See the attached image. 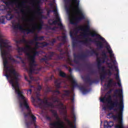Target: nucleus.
<instances>
[{"label": "nucleus", "mask_w": 128, "mask_h": 128, "mask_svg": "<svg viewBox=\"0 0 128 128\" xmlns=\"http://www.w3.org/2000/svg\"><path fill=\"white\" fill-rule=\"evenodd\" d=\"M4 71L6 72L5 76H6L7 80H9V82L14 88L15 92L18 94V98L21 100H23L22 102H20V106L24 108L27 110V114L24 113V118H28L30 116V122L26 121L25 122L26 126L27 128H30L32 124H34L35 128H38V126L36 124V117L32 114V110L30 108V105L28 102V99L24 96V92L20 90V85L18 84V74L16 71V69L14 68H4Z\"/></svg>", "instance_id": "f257e3e1"}, {"label": "nucleus", "mask_w": 128, "mask_h": 128, "mask_svg": "<svg viewBox=\"0 0 128 128\" xmlns=\"http://www.w3.org/2000/svg\"><path fill=\"white\" fill-rule=\"evenodd\" d=\"M90 22H88L86 26H78L74 28V32L78 34L80 30H84L85 32L83 34L81 35L83 36L84 38H85L84 40H80V42L82 44H85V46H90V42H94L96 44L97 48H99V50L104 48V44H108L104 38H102L100 35L97 34L96 32L94 30L90 31Z\"/></svg>", "instance_id": "f03ea898"}, {"label": "nucleus", "mask_w": 128, "mask_h": 128, "mask_svg": "<svg viewBox=\"0 0 128 128\" xmlns=\"http://www.w3.org/2000/svg\"><path fill=\"white\" fill-rule=\"evenodd\" d=\"M4 2L6 4V6L1 5L0 6V11L4 14L7 12L6 18L8 20H10L14 18V15L12 14V10H10V6H16V8H17L20 10L22 6H26V2L23 1L21 4H20L18 0H12L9 1H4Z\"/></svg>", "instance_id": "7ed1b4c3"}, {"label": "nucleus", "mask_w": 128, "mask_h": 128, "mask_svg": "<svg viewBox=\"0 0 128 128\" xmlns=\"http://www.w3.org/2000/svg\"><path fill=\"white\" fill-rule=\"evenodd\" d=\"M120 110V113L117 115H112V118L114 120H122V112H124V100L122 99L118 102V100L117 98L114 99L112 102L110 104L109 110H114V108H118Z\"/></svg>", "instance_id": "20e7f679"}, {"label": "nucleus", "mask_w": 128, "mask_h": 128, "mask_svg": "<svg viewBox=\"0 0 128 128\" xmlns=\"http://www.w3.org/2000/svg\"><path fill=\"white\" fill-rule=\"evenodd\" d=\"M32 52L33 54L31 55L30 53L27 52L26 56H28V60H30V68L27 69V70L28 72V76L30 80H34V78L32 76V73L36 70V66L37 64H36V56H40V51L34 50Z\"/></svg>", "instance_id": "39448f33"}, {"label": "nucleus", "mask_w": 128, "mask_h": 128, "mask_svg": "<svg viewBox=\"0 0 128 128\" xmlns=\"http://www.w3.org/2000/svg\"><path fill=\"white\" fill-rule=\"evenodd\" d=\"M42 24L43 22H42L40 26H32V28L24 29L20 22L18 23L16 25H13L12 26L14 30H21V32H26L27 34H34L36 32V30H41L42 28Z\"/></svg>", "instance_id": "423d86ee"}, {"label": "nucleus", "mask_w": 128, "mask_h": 128, "mask_svg": "<svg viewBox=\"0 0 128 128\" xmlns=\"http://www.w3.org/2000/svg\"><path fill=\"white\" fill-rule=\"evenodd\" d=\"M69 2H73L74 4H76V12L77 14H80V16L77 18H73L70 20V24H76V22H80L82 20H84V15L82 13V10L80 8V0H68Z\"/></svg>", "instance_id": "0eeeda50"}, {"label": "nucleus", "mask_w": 128, "mask_h": 128, "mask_svg": "<svg viewBox=\"0 0 128 128\" xmlns=\"http://www.w3.org/2000/svg\"><path fill=\"white\" fill-rule=\"evenodd\" d=\"M94 54H95L96 56H98V52H96V51L94 49H92L91 50L88 51L86 54L77 55L76 54L74 53L73 54L74 57V62L76 64H80V62L78 60H84L85 58H88V56H92Z\"/></svg>", "instance_id": "6e6552de"}, {"label": "nucleus", "mask_w": 128, "mask_h": 128, "mask_svg": "<svg viewBox=\"0 0 128 128\" xmlns=\"http://www.w3.org/2000/svg\"><path fill=\"white\" fill-rule=\"evenodd\" d=\"M50 112H52L54 118H56V120H58L55 122L50 123V125L51 128H64V122L60 120V118L56 110L51 109L50 110Z\"/></svg>", "instance_id": "1a4fd4ad"}, {"label": "nucleus", "mask_w": 128, "mask_h": 128, "mask_svg": "<svg viewBox=\"0 0 128 128\" xmlns=\"http://www.w3.org/2000/svg\"><path fill=\"white\" fill-rule=\"evenodd\" d=\"M102 61L100 60V58H97V66L98 70H100V68H102V64H104V62H106V60L108 58V55H106V52H102Z\"/></svg>", "instance_id": "9d476101"}, {"label": "nucleus", "mask_w": 128, "mask_h": 128, "mask_svg": "<svg viewBox=\"0 0 128 128\" xmlns=\"http://www.w3.org/2000/svg\"><path fill=\"white\" fill-rule=\"evenodd\" d=\"M52 20H48V24L50 26H52L54 24L56 25V24H58V22H59V23L58 24V25L60 26V30H64V25H62V24L60 18L58 16H57L56 18V20L53 21L52 22Z\"/></svg>", "instance_id": "9b49d317"}, {"label": "nucleus", "mask_w": 128, "mask_h": 128, "mask_svg": "<svg viewBox=\"0 0 128 128\" xmlns=\"http://www.w3.org/2000/svg\"><path fill=\"white\" fill-rule=\"evenodd\" d=\"M50 46V44L46 42H35V47L33 48L34 50H36L40 48H44L46 46Z\"/></svg>", "instance_id": "f8f14e48"}, {"label": "nucleus", "mask_w": 128, "mask_h": 128, "mask_svg": "<svg viewBox=\"0 0 128 128\" xmlns=\"http://www.w3.org/2000/svg\"><path fill=\"white\" fill-rule=\"evenodd\" d=\"M56 54V52H50L49 56H44V58H42L40 60V62H45V64H48V60H52V57L54 56V55Z\"/></svg>", "instance_id": "ddd939ff"}, {"label": "nucleus", "mask_w": 128, "mask_h": 128, "mask_svg": "<svg viewBox=\"0 0 128 128\" xmlns=\"http://www.w3.org/2000/svg\"><path fill=\"white\" fill-rule=\"evenodd\" d=\"M70 36L72 40V46L73 48H76L78 46V43H76V40H77L76 38L74 36V32L72 31L70 32Z\"/></svg>", "instance_id": "4468645a"}, {"label": "nucleus", "mask_w": 128, "mask_h": 128, "mask_svg": "<svg viewBox=\"0 0 128 128\" xmlns=\"http://www.w3.org/2000/svg\"><path fill=\"white\" fill-rule=\"evenodd\" d=\"M43 104H45L46 108H54V105L52 102H48V99H45L44 101H42Z\"/></svg>", "instance_id": "2eb2a0df"}, {"label": "nucleus", "mask_w": 128, "mask_h": 128, "mask_svg": "<svg viewBox=\"0 0 128 128\" xmlns=\"http://www.w3.org/2000/svg\"><path fill=\"white\" fill-rule=\"evenodd\" d=\"M114 94L113 96L114 98H116V94H118V96L120 98L122 96V89H116L114 92Z\"/></svg>", "instance_id": "dca6fc26"}, {"label": "nucleus", "mask_w": 128, "mask_h": 128, "mask_svg": "<svg viewBox=\"0 0 128 128\" xmlns=\"http://www.w3.org/2000/svg\"><path fill=\"white\" fill-rule=\"evenodd\" d=\"M104 128H112V126H114V122L112 121H110V122L108 121H104Z\"/></svg>", "instance_id": "f3484780"}, {"label": "nucleus", "mask_w": 128, "mask_h": 128, "mask_svg": "<svg viewBox=\"0 0 128 128\" xmlns=\"http://www.w3.org/2000/svg\"><path fill=\"white\" fill-rule=\"evenodd\" d=\"M86 82L90 84V86H92V84H94L95 82H96V80H92L90 79V78L88 76L86 78Z\"/></svg>", "instance_id": "a211bd4d"}, {"label": "nucleus", "mask_w": 128, "mask_h": 128, "mask_svg": "<svg viewBox=\"0 0 128 128\" xmlns=\"http://www.w3.org/2000/svg\"><path fill=\"white\" fill-rule=\"evenodd\" d=\"M44 36H38V34H36L35 36L34 37V38L33 40L34 44V41L38 42V40H44Z\"/></svg>", "instance_id": "6ab92c4d"}, {"label": "nucleus", "mask_w": 128, "mask_h": 128, "mask_svg": "<svg viewBox=\"0 0 128 128\" xmlns=\"http://www.w3.org/2000/svg\"><path fill=\"white\" fill-rule=\"evenodd\" d=\"M21 42H22L23 44H34V40H30L29 42L26 40V38H23L22 40H20Z\"/></svg>", "instance_id": "aec40b11"}, {"label": "nucleus", "mask_w": 128, "mask_h": 128, "mask_svg": "<svg viewBox=\"0 0 128 128\" xmlns=\"http://www.w3.org/2000/svg\"><path fill=\"white\" fill-rule=\"evenodd\" d=\"M70 78H72V87L76 88L77 86H78V83L76 82V80H74V76L70 74Z\"/></svg>", "instance_id": "412c9836"}, {"label": "nucleus", "mask_w": 128, "mask_h": 128, "mask_svg": "<svg viewBox=\"0 0 128 128\" xmlns=\"http://www.w3.org/2000/svg\"><path fill=\"white\" fill-rule=\"evenodd\" d=\"M115 70L117 72V73L114 74V76H116V80H118V82H120V75L118 72V68H116V66H114Z\"/></svg>", "instance_id": "4be33fe9"}, {"label": "nucleus", "mask_w": 128, "mask_h": 128, "mask_svg": "<svg viewBox=\"0 0 128 128\" xmlns=\"http://www.w3.org/2000/svg\"><path fill=\"white\" fill-rule=\"evenodd\" d=\"M60 38H62L61 42H63V44H66V36H62V37L57 36V38L59 40H60Z\"/></svg>", "instance_id": "5701e85b"}, {"label": "nucleus", "mask_w": 128, "mask_h": 128, "mask_svg": "<svg viewBox=\"0 0 128 128\" xmlns=\"http://www.w3.org/2000/svg\"><path fill=\"white\" fill-rule=\"evenodd\" d=\"M32 50V47H30V46L28 45V44H26V46L24 47V50H25V54L26 56L27 52H30V50Z\"/></svg>", "instance_id": "b1692460"}, {"label": "nucleus", "mask_w": 128, "mask_h": 128, "mask_svg": "<svg viewBox=\"0 0 128 128\" xmlns=\"http://www.w3.org/2000/svg\"><path fill=\"white\" fill-rule=\"evenodd\" d=\"M64 94H63V96H67L68 98H69V96H70V94L72 93V92L70 90H63Z\"/></svg>", "instance_id": "393cba45"}, {"label": "nucleus", "mask_w": 128, "mask_h": 128, "mask_svg": "<svg viewBox=\"0 0 128 128\" xmlns=\"http://www.w3.org/2000/svg\"><path fill=\"white\" fill-rule=\"evenodd\" d=\"M58 70L59 72V75L62 78H66V74L64 72L62 71V70L60 68H58Z\"/></svg>", "instance_id": "a878e982"}, {"label": "nucleus", "mask_w": 128, "mask_h": 128, "mask_svg": "<svg viewBox=\"0 0 128 128\" xmlns=\"http://www.w3.org/2000/svg\"><path fill=\"white\" fill-rule=\"evenodd\" d=\"M66 52H60L59 55H58V60H62L64 58V55L66 54Z\"/></svg>", "instance_id": "bb28decb"}, {"label": "nucleus", "mask_w": 128, "mask_h": 128, "mask_svg": "<svg viewBox=\"0 0 128 128\" xmlns=\"http://www.w3.org/2000/svg\"><path fill=\"white\" fill-rule=\"evenodd\" d=\"M106 48H107V50L108 51V52L110 54V58H114V54H112V50H110V47L106 46Z\"/></svg>", "instance_id": "cd10ccee"}, {"label": "nucleus", "mask_w": 128, "mask_h": 128, "mask_svg": "<svg viewBox=\"0 0 128 128\" xmlns=\"http://www.w3.org/2000/svg\"><path fill=\"white\" fill-rule=\"evenodd\" d=\"M66 62L68 64H69L70 66H74V64H72V58L68 57L66 60Z\"/></svg>", "instance_id": "c85d7f7f"}, {"label": "nucleus", "mask_w": 128, "mask_h": 128, "mask_svg": "<svg viewBox=\"0 0 128 128\" xmlns=\"http://www.w3.org/2000/svg\"><path fill=\"white\" fill-rule=\"evenodd\" d=\"M114 82V80L113 79H109V80L107 84V86L108 88H112V83Z\"/></svg>", "instance_id": "c756f323"}, {"label": "nucleus", "mask_w": 128, "mask_h": 128, "mask_svg": "<svg viewBox=\"0 0 128 128\" xmlns=\"http://www.w3.org/2000/svg\"><path fill=\"white\" fill-rule=\"evenodd\" d=\"M80 90H81V92H82V94H86V92H88V90L84 86L80 87Z\"/></svg>", "instance_id": "7c9ffc66"}, {"label": "nucleus", "mask_w": 128, "mask_h": 128, "mask_svg": "<svg viewBox=\"0 0 128 128\" xmlns=\"http://www.w3.org/2000/svg\"><path fill=\"white\" fill-rule=\"evenodd\" d=\"M71 114L72 116V118H74V122H76V114H74V108H72L71 111Z\"/></svg>", "instance_id": "2f4dec72"}, {"label": "nucleus", "mask_w": 128, "mask_h": 128, "mask_svg": "<svg viewBox=\"0 0 128 128\" xmlns=\"http://www.w3.org/2000/svg\"><path fill=\"white\" fill-rule=\"evenodd\" d=\"M17 50L18 54H20V52H24L26 54V51L24 50V47H18L17 48Z\"/></svg>", "instance_id": "473e14b6"}, {"label": "nucleus", "mask_w": 128, "mask_h": 128, "mask_svg": "<svg viewBox=\"0 0 128 128\" xmlns=\"http://www.w3.org/2000/svg\"><path fill=\"white\" fill-rule=\"evenodd\" d=\"M112 100V96L110 95L107 99H106V102H107L108 104L110 105L111 103L113 102Z\"/></svg>", "instance_id": "72a5a7b5"}, {"label": "nucleus", "mask_w": 128, "mask_h": 128, "mask_svg": "<svg viewBox=\"0 0 128 128\" xmlns=\"http://www.w3.org/2000/svg\"><path fill=\"white\" fill-rule=\"evenodd\" d=\"M6 20V16H2L0 18V24H6V22L4 21Z\"/></svg>", "instance_id": "f704fd0d"}, {"label": "nucleus", "mask_w": 128, "mask_h": 128, "mask_svg": "<svg viewBox=\"0 0 128 128\" xmlns=\"http://www.w3.org/2000/svg\"><path fill=\"white\" fill-rule=\"evenodd\" d=\"M52 100H53V102L54 104H56V102H57L58 104V102H60V98H58V97H53L52 98Z\"/></svg>", "instance_id": "c9c22d12"}, {"label": "nucleus", "mask_w": 128, "mask_h": 128, "mask_svg": "<svg viewBox=\"0 0 128 128\" xmlns=\"http://www.w3.org/2000/svg\"><path fill=\"white\" fill-rule=\"evenodd\" d=\"M107 74H102L100 76V79L101 80V82H102L104 78H106V76Z\"/></svg>", "instance_id": "e433bc0d"}, {"label": "nucleus", "mask_w": 128, "mask_h": 128, "mask_svg": "<svg viewBox=\"0 0 128 128\" xmlns=\"http://www.w3.org/2000/svg\"><path fill=\"white\" fill-rule=\"evenodd\" d=\"M85 66L86 68H88V70H92V64H85Z\"/></svg>", "instance_id": "4c0bfd02"}, {"label": "nucleus", "mask_w": 128, "mask_h": 128, "mask_svg": "<svg viewBox=\"0 0 128 128\" xmlns=\"http://www.w3.org/2000/svg\"><path fill=\"white\" fill-rule=\"evenodd\" d=\"M56 42V40L55 38H52V41L50 42V46H54V44Z\"/></svg>", "instance_id": "58836bf2"}, {"label": "nucleus", "mask_w": 128, "mask_h": 128, "mask_svg": "<svg viewBox=\"0 0 128 128\" xmlns=\"http://www.w3.org/2000/svg\"><path fill=\"white\" fill-rule=\"evenodd\" d=\"M101 70L102 72V74H108V73L106 72V68L104 66L101 67Z\"/></svg>", "instance_id": "ea45409f"}, {"label": "nucleus", "mask_w": 128, "mask_h": 128, "mask_svg": "<svg viewBox=\"0 0 128 128\" xmlns=\"http://www.w3.org/2000/svg\"><path fill=\"white\" fill-rule=\"evenodd\" d=\"M120 125L116 126V128H124V126H122V121H120Z\"/></svg>", "instance_id": "a19ab883"}, {"label": "nucleus", "mask_w": 128, "mask_h": 128, "mask_svg": "<svg viewBox=\"0 0 128 128\" xmlns=\"http://www.w3.org/2000/svg\"><path fill=\"white\" fill-rule=\"evenodd\" d=\"M106 73V76H112V71H110V70H108V72Z\"/></svg>", "instance_id": "79ce46f5"}, {"label": "nucleus", "mask_w": 128, "mask_h": 128, "mask_svg": "<svg viewBox=\"0 0 128 128\" xmlns=\"http://www.w3.org/2000/svg\"><path fill=\"white\" fill-rule=\"evenodd\" d=\"M55 84L57 88H60V82H55Z\"/></svg>", "instance_id": "37998d69"}, {"label": "nucleus", "mask_w": 128, "mask_h": 128, "mask_svg": "<svg viewBox=\"0 0 128 128\" xmlns=\"http://www.w3.org/2000/svg\"><path fill=\"white\" fill-rule=\"evenodd\" d=\"M52 92V89L50 87H47V88H46V92Z\"/></svg>", "instance_id": "c03bdc74"}, {"label": "nucleus", "mask_w": 128, "mask_h": 128, "mask_svg": "<svg viewBox=\"0 0 128 128\" xmlns=\"http://www.w3.org/2000/svg\"><path fill=\"white\" fill-rule=\"evenodd\" d=\"M56 28H58L57 27L54 26V27H50V26H48V29L49 30H56Z\"/></svg>", "instance_id": "a18cd8bd"}, {"label": "nucleus", "mask_w": 128, "mask_h": 128, "mask_svg": "<svg viewBox=\"0 0 128 128\" xmlns=\"http://www.w3.org/2000/svg\"><path fill=\"white\" fill-rule=\"evenodd\" d=\"M64 120L65 121L68 122V125L72 123V122H70V120H68V118H65Z\"/></svg>", "instance_id": "49530a36"}, {"label": "nucleus", "mask_w": 128, "mask_h": 128, "mask_svg": "<svg viewBox=\"0 0 128 128\" xmlns=\"http://www.w3.org/2000/svg\"><path fill=\"white\" fill-rule=\"evenodd\" d=\"M24 78L26 80V82H28V84H32V80H28V77L26 76H24Z\"/></svg>", "instance_id": "de8ad7c7"}, {"label": "nucleus", "mask_w": 128, "mask_h": 128, "mask_svg": "<svg viewBox=\"0 0 128 128\" xmlns=\"http://www.w3.org/2000/svg\"><path fill=\"white\" fill-rule=\"evenodd\" d=\"M10 60H12L14 62H17V64H20V62H18L14 58H10Z\"/></svg>", "instance_id": "09e8293b"}, {"label": "nucleus", "mask_w": 128, "mask_h": 128, "mask_svg": "<svg viewBox=\"0 0 128 128\" xmlns=\"http://www.w3.org/2000/svg\"><path fill=\"white\" fill-rule=\"evenodd\" d=\"M69 126H70L72 128H76V125L74 126V124L72 122H71V123L69 124Z\"/></svg>", "instance_id": "8fccbe9b"}, {"label": "nucleus", "mask_w": 128, "mask_h": 128, "mask_svg": "<svg viewBox=\"0 0 128 128\" xmlns=\"http://www.w3.org/2000/svg\"><path fill=\"white\" fill-rule=\"evenodd\" d=\"M52 92L56 93L58 94H60V92L58 90H53Z\"/></svg>", "instance_id": "3c124183"}, {"label": "nucleus", "mask_w": 128, "mask_h": 128, "mask_svg": "<svg viewBox=\"0 0 128 128\" xmlns=\"http://www.w3.org/2000/svg\"><path fill=\"white\" fill-rule=\"evenodd\" d=\"M53 12L56 16L58 17V10H52Z\"/></svg>", "instance_id": "603ef678"}, {"label": "nucleus", "mask_w": 128, "mask_h": 128, "mask_svg": "<svg viewBox=\"0 0 128 128\" xmlns=\"http://www.w3.org/2000/svg\"><path fill=\"white\" fill-rule=\"evenodd\" d=\"M58 106H64V104H62V102H60H60L58 103V104H57Z\"/></svg>", "instance_id": "864d4df0"}, {"label": "nucleus", "mask_w": 128, "mask_h": 128, "mask_svg": "<svg viewBox=\"0 0 128 128\" xmlns=\"http://www.w3.org/2000/svg\"><path fill=\"white\" fill-rule=\"evenodd\" d=\"M37 90L40 92V90H42V86L38 85V86L37 87Z\"/></svg>", "instance_id": "5fc2aeb1"}, {"label": "nucleus", "mask_w": 128, "mask_h": 128, "mask_svg": "<svg viewBox=\"0 0 128 128\" xmlns=\"http://www.w3.org/2000/svg\"><path fill=\"white\" fill-rule=\"evenodd\" d=\"M29 22H34V18H32L28 20Z\"/></svg>", "instance_id": "6e6d98bb"}, {"label": "nucleus", "mask_w": 128, "mask_h": 128, "mask_svg": "<svg viewBox=\"0 0 128 128\" xmlns=\"http://www.w3.org/2000/svg\"><path fill=\"white\" fill-rule=\"evenodd\" d=\"M32 89H29L27 90L28 94H32Z\"/></svg>", "instance_id": "4d7b16f0"}, {"label": "nucleus", "mask_w": 128, "mask_h": 128, "mask_svg": "<svg viewBox=\"0 0 128 128\" xmlns=\"http://www.w3.org/2000/svg\"><path fill=\"white\" fill-rule=\"evenodd\" d=\"M102 102H104V100H106V97H104L100 100Z\"/></svg>", "instance_id": "13d9d810"}, {"label": "nucleus", "mask_w": 128, "mask_h": 128, "mask_svg": "<svg viewBox=\"0 0 128 128\" xmlns=\"http://www.w3.org/2000/svg\"><path fill=\"white\" fill-rule=\"evenodd\" d=\"M52 12V10H48L47 11V15L48 16V15L50 14V12Z\"/></svg>", "instance_id": "bf43d9fd"}, {"label": "nucleus", "mask_w": 128, "mask_h": 128, "mask_svg": "<svg viewBox=\"0 0 128 128\" xmlns=\"http://www.w3.org/2000/svg\"><path fill=\"white\" fill-rule=\"evenodd\" d=\"M68 72H70V74H72V68H70V67H68Z\"/></svg>", "instance_id": "052dcab7"}, {"label": "nucleus", "mask_w": 128, "mask_h": 128, "mask_svg": "<svg viewBox=\"0 0 128 128\" xmlns=\"http://www.w3.org/2000/svg\"><path fill=\"white\" fill-rule=\"evenodd\" d=\"M62 66L66 68V70H68V66H66V64H63V65H62Z\"/></svg>", "instance_id": "680f3d73"}, {"label": "nucleus", "mask_w": 128, "mask_h": 128, "mask_svg": "<svg viewBox=\"0 0 128 128\" xmlns=\"http://www.w3.org/2000/svg\"><path fill=\"white\" fill-rule=\"evenodd\" d=\"M90 74H94L95 72L94 70H92V69L90 70Z\"/></svg>", "instance_id": "e2e57ef3"}, {"label": "nucleus", "mask_w": 128, "mask_h": 128, "mask_svg": "<svg viewBox=\"0 0 128 128\" xmlns=\"http://www.w3.org/2000/svg\"><path fill=\"white\" fill-rule=\"evenodd\" d=\"M116 86V82H115L113 81V83L112 84V86Z\"/></svg>", "instance_id": "0e129e2a"}, {"label": "nucleus", "mask_w": 128, "mask_h": 128, "mask_svg": "<svg viewBox=\"0 0 128 128\" xmlns=\"http://www.w3.org/2000/svg\"><path fill=\"white\" fill-rule=\"evenodd\" d=\"M16 58H19V60H22V58L20 56H16Z\"/></svg>", "instance_id": "69168bd1"}, {"label": "nucleus", "mask_w": 128, "mask_h": 128, "mask_svg": "<svg viewBox=\"0 0 128 128\" xmlns=\"http://www.w3.org/2000/svg\"><path fill=\"white\" fill-rule=\"evenodd\" d=\"M20 12L22 14H24V10L22 8H21Z\"/></svg>", "instance_id": "338daca9"}, {"label": "nucleus", "mask_w": 128, "mask_h": 128, "mask_svg": "<svg viewBox=\"0 0 128 128\" xmlns=\"http://www.w3.org/2000/svg\"><path fill=\"white\" fill-rule=\"evenodd\" d=\"M112 89H110V90L108 92L107 94H112Z\"/></svg>", "instance_id": "774afa93"}]
</instances>
